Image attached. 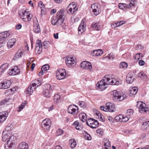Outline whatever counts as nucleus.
<instances>
[{
    "instance_id": "obj_63",
    "label": "nucleus",
    "mask_w": 149,
    "mask_h": 149,
    "mask_svg": "<svg viewBox=\"0 0 149 149\" xmlns=\"http://www.w3.org/2000/svg\"><path fill=\"white\" fill-rule=\"evenodd\" d=\"M85 102H79V105L81 107H83L84 106Z\"/></svg>"
},
{
    "instance_id": "obj_50",
    "label": "nucleus",
    "mask_w": 149,
    "mask_h": 149,
    "mask_svg": "<svg viewBox=\"0 0 149 149\" xmlns=\"http://www.w3.org/2000/svg\"><path fill=\"white\" fill-rule=\"evenodd\" d=\"M134 3V2H131L129 4H125V8L126 7L130 9L131 7L134 6V3Z\"/></svg>"
},
{
    "instance_id": "obj_44",
    "label": "nucleus",
    "mask_w": 149,
    "mask_h": 149,
    "mask_svg": "<svg viewBox=\"0 0 149 149\" xmlns=\"http://www.w3.org/2000/svg\"><path fill=\"white\" fill-rule=\"evenodd\" d=\"M49 68V65H45L41 68V70H42L45 73Z\"/></svg>"
},
{
    "instance_id": "obj_64",
    "label": "nucleus",
    "mask_w": 149,
    "mask_h": 149,
    "mask_svg": "<svg viewBox=\"0 0 149 149\" xmlns=\"http://www.w3.org/2000/svg\"><path fill=\"white\" fill-rule=\"evenodd\" d=\"M22 26V25L20 24H17L16 26V28L17 29H21Z\"/></svg>"
},
{
    "instance_id": "obj_37",
    "label": "nucleus",
    "mask_w": 149,
    "mask_h": 149,
    "mask_svg": "<svg viewBox=\"0 0 149 149\" xmlns=\"http://www.w3.org/2000/svg\"><path fill=\"white\" fill-rule=\"evenodd\" d=\"M8 65L9 64L8 63H5L2 65L0 67V68L5 72L6 70L8 68Z\"/></svg>"
},
{
    "instance_id": "obj_57",
    "label": "nucleus",
    "mask_w": 149,
    "mask_h": 149,
    "mask_svg": "<svg viewBox=\"0 0 149 149\" xmlns=\"http://www.w3.org/2000/svg\"><path fill=\"white\" fill-rule=\"evenodd\" d=\"M51 86L50 84H47L45 86V88L44 90H48L50 91L51 90Z\"/></svg>"
},
{
    "instance_id": "obj_26",
    "label": "nucleus",
    "mask_w": 149,
    "mask_h": 149,
    "mask_svg": "<svg viewBox=\"0 0 149 149\" xmlns=\"http://www.w3.org/2000/svg\"><path fill=\"white\" fill-rule=\"evenodd\" d=\"M104 148L102 149H111L110 142L108 139H106L104 144Z\"/></svg>"
},
{
    "instance_id": "obj_32",
    "label": "nucleus",
    "mask_w": 149,
    "mask_h": 149,
    "mask_svg": "<svg viewBox=\"0 0 149 149\" xmlns=\"http://www.w3.org/2000/svg\"><path fill=\"white\" fill-rule=\"evenodd\" d=\"M35 89V87H33L32 85H30L27 88V91L28 93L29 94H31Z\"/></svg>"
},
{
    "instance_id": "obj_21",
    "label": "nucleus",
    "mask_w": 149,
    "mask_h": 149,
    "mask_svg": "<svg viewBox=\"0 0 149 149\" xmlns=\"http://www.w3.org/2000/svg\"><path fill=\"white\" fill-rule=\"evenodd\" d=\"M0 34L2 35V36L0 37V39L1 40H3L4 39H6L10 35L8 31H6L1 33Z\"/></svg>"
},
{
    "instance_id": "obj_30",
    "label": "nucleus",
    "mask_w": 149,
    "mask_h": 149,
    "mask_svg": "<svg viewBox=\"0 0 149 149\" xmlns=\"http://www.w3.org/2000/svg\"><path fill=\"white\" fill-rule=\"evenodd\" d=\"M149 127V120L143 123L141 126V129L143 130L147 129Z\"/></svg>"
},
{
    "instance_id": "obj_22",
    "label": "nucleus",
    "mask_w": 149,
    "mask_h": 149,
    "mask_svg": "<svg viewBox=\"0 0 149 149\" xmlns=\"http://www.w3.org/2000/svg\"><path fill=\"white\" fill-rule=\"evenodd\" d=\"M134 79V77L132 74L128 73L126 77V81L128 84L132 83Z\"/></svg>"
},
{
    "instance_id": "obj_15",
    "label": "nucleus",
    "mask_w": 149,
    "mask_h": 149,
    "mask_svg": "<svg viewBox=\"0 0 149 149\" xmlns=\"http://www.w3.org/2000/svg\"><path fill=\"white\" fill-rule=\"evenodd\" d=\"M106 107L108 111L110 112H114L115 110V106L113 103L111 102H108L106 103Z\"/></svg>"
},
{
    "instance_id": "obj_60",
    "label": "nucleus",
    "mask_w": 149,
    "mask_h": 149,
    "mask_svg": "<svg viewBox=\"0 0 149 149\" xmlns=\"http://www.w3.org/2000/svg\"><path fill=\"white\" fill-rule=\"evenodd\" d=\"M7 144L9 147L12 148L13 147L14 145H15V143H14L13 142H10L9 144Z\"/></svg>"
},
{
    "instance_id": "obj_7",
    "label": "nucleus",
    "mask_w": 149,
    "mask_h": 149,
    "mask_svg": "<svg viewBox=\"0 0 149 149\" xmlns=\"http://www.w3.org/2000/svg\"><path fill=\"white\" fill-rule=\"evenodd\" d=\"M66 72L65 69H60L56 71V77L58 80L64 79L65 77Z\"/></svg>"
},
{
    "instance_id": "obj_42",
    "label": "nucleus",
    "mask_w": 149,
    "mask_h": 149,
    "mask_svg": "<svg viewBox=\"0 0 149 149\" xmlns=\"http://www.w3.org/2000/svg\"><path fill=\"white\" fill-rule=\"evenodd\" d=\"M133 113L134 111L133 110L131 109H129L127 111L126 115L130 117V116L133 114Z\"/></svg>"
},
{
    "instance_id": "obj_62",
    "label": "nucleus",
    "mask_w": 149,
    "mask_h": 149,
    "mask_svg": "<svg viewBox=\"0 0 149 149\" xmlns=\"http://www.w3.org/2000/svg\"><path fill=\"white\" fill-rule=\"evenodd\" d=\"M100 109L101 110L105 111H107V109L106 107H104L103 106H101L100 107Z\"/></svg>"
},
{
    "instance_id": "obj_34",
    "label": "nucleus",
    "mask_w": 149,
    "mask_h": 149,
    "mask_svg": "<svg viewBox=\"0 0 149 149\" xmlns=\"http://www.w3.org/2000/svg\"><path fill=\"white\" fill-rule=\"evenodd\" d=\"M43 93L45 97H49L51 96L50 91L48 90H44Z\"/></svg>"
},
{
    "instance_id": "obj_19",
    "label": "nucleus",
    "mask_w": 149,
    "mask_h": 149,
    "mask_svg": "<svg viewBox=\"0 0 149 149\" xmlns=\"http://www.w3.org/2000/svg\"><path fill=\"white\" fill-rule=\"evenodd\" d=\"M103 53V51L102 49L95 50L93 51L91 55L94 56H99L102 54Z\"/></svg>"
},
{
    "instance_id": "obj_6",
    "label": "nucleus",
    "mask_w": 149,
    "mask_h": 149,
    "mask_svg": "<svg viewBox=\"0 0 149 149\" xmlns=\"http://www.w3.org/2000/svg\"><path fill=\"white\" fill-rule=\"evenodd\" d=\"M51 125V121L49 118H46L41 123V126L43 130L45 131L49 130Z\"/></svg>"
},
{
    "instance_id": "obj_28",
    "label": "nucleus",
    "mask_w": 149,
    "mask_h": 149,
    "mask_svg": "<svg viewBox=\"0 0 149 149\" xmlns=\"http://www.w3.org/2000/svg\"><path fill=\"white\" fill-rule=\"evenodd\" d=\"M60 96L58 94L55 95L54 98V103L57 104L60 101Z\"/></svg>"
},
{
    "instance_id": "obj_9",
    "label": "nucleus",
    "mask_w": 149,
    "mask_h": 149,
    "mask_svg": "<svg viewBox=\"0 0 149 149\" xmlns=\"http://www.w3.org/2000/svg\"><path fill=\"white\" fill-rule=\"evenodd\" d=\"M100 8V5L96 3L93 4L91 5V8L94 15H97L100 13L101 11Z\"/></svg>"
},
{
    "instance_id": "obj_17",
    "label": "nucleus",
    "mask_w": 149,
    "mask_h": 149,
    "mask_svg": "<svg viewBox=\"0 0 149 149\" xmlns=\"http://www.w3.org/2000/svg\"><path fill=\"white\" fill-rule=\"evenodd\" d=\"M66 64L69 66H74L75 61L74 59L72 57H68L65 60Z\"/></svg>"
},
{
    "instance_id": "obj_10",
    "label": "nucleus",
    "mask_w": 149,
    "mask_h": 149,
    "mask_svg": "<svg viewBox=\"0 0 149 149\" xmlns=\"http://www.w3.org/2000/svg\"><path fill=\"white\" fill-rule=\"evenodd\" d=\"M20 72V70L17 66H14L11 70H9L8 74L10 75H15L18 74Z\"/></svg>"
},
{
    "instance_id": "obj_51",
    "label": "nucleus",
    "mask_w": 149,
    "mask_h": 149,
    "mask_svg": "<svg viewBox=\"0 0 149 149\" xmlns=\"http://www.w3.org/2000/svg\"><path fill=\"white\" fill-rule=\"evenodd\" d=\"M96 114L98 116V118H100V119L102 120V122L105 121V119L103 118V116L100 113H96Z\"/></svg>"
},
{
    "instance_id": "obj_54",
    "label": "nucleus",
    "mask_w": 149,
    "mask_h": 149,
    "mask_svg": "<svg viewBox=\"0 0 149 149\" xmlns=\"http://www.w3.org/2000/svg\"><path fill=\"white\" fill-rule=\"evenodd\" d=\"M14 136H10L8 140L7 141V143L9 144L10 142H13V140L14 139Z\"/></svg>"
},
{
    "instance_id": "obj_46",
    "label": "nucleus",
    "mask_w": 149,
    "mask_h": 149,
    "mask_svg": "<svg viewBox=\"0 0 149 149\" xmlns=\"http://www.w3.org/2000/svg\"><path fill=\"white\" fill-rule=\"evenodd\" d=\"M49 42L48 41H45L43 44V46L44 48L47 49L49 47Z\"/></svg>"
},
{
    "instance_id": "obj_4",
    "label": "nucleus",
    "mask_w": 149,
    "mask_h": 149,
    "mask_svg": "<svg viewBox=\"0 0 149 149\" xmlns=\"http://www.w3.org/2000/svg\"><path fill=\"white\" fill-rule=\"evenodd\" d=\"M146 104L145 103L141 101L137 102L136 107L139 109L141 113H149V107H146Z\"/></svg>"
},
{
    "instance_id": "obj_24",
    "label": "nucleus",
    "mask_w": 149,
    "mask_h": 149,
    "mask_svg": "<svg viewBox=\"0 0 149 149\" xmlns=\"http://www.w3.org/2000/svg\"><path fill=\"white\" fill-rule=\"evenodd\" d=\"M16 42L15 39L12 38L10 39L7 43V47L8 48L12 47Z\"/></svg>"
},
{
    "instance_id": "obj_43",
    "label": "nucleus",
    "mask_w": 149,
    "mask_h": 149,
    "mask_svg": "<svg viewBox=\"0 0 149 149\" xmlns=\"http://www.w3.org/2000/svg\"><path fill=\"white\" fill-rule=\"evenodd\" d=\"M127 66V64L125 62H122L119 65V67L121 68H126Z\"/></svg>"
},
{
    "instance_id": "obj_35",
    "label": "nucleus",
    "mask_w": 149,
    "mask_h": 149,
    "mask_svg": "<svg viewBox=\"0 0 149 149\" xmlns=\"http://www.w3.org/2000/svg\"><path fill=\"white\" fill-rule=\"evenodd\" d=\"M143 57V55L140 53H138L134 56V58L136 61H139L140 59H141Z\"/></svg>"
},
{
    "instance_id": "obj_55",
    "label": "nucleus",
    "mask_w": 149,
    "mask_h": 149,
    "mask_svg": "<svg viewBox=\"0 0 149 149\" xmlns=\"http://www.w3.org/2000/svg\"><path fill=\"white\" fill-rule=\"evenodd\" d=\"M73 2L72 4V8L73 12L74 13L75 11L77 10L78 8H77L76 6L74 4H73Z\"/></svg>"
},
{
    "instance_id": "obj_2",
    "label": "nucleus",
    "mask_w": 149,
    "mask_h": 149,
    "mask_svg": "<svg viewBox=\"0 0 149 149\" xmlns=\"http://www.w3.org/2000/svg\"><path fill=\"white\" fill-rule=\"evenodd\" d=\"M111 94L113 96V100L116 102L122 101L126 98V95L117 90H114L111 91Z\"/></svg>"
},
{
    "instance_id": "obj_56",
    "label": "nucleus",
    "mask_w": 149,
    "mask_h": 149,
    "mask_svg": "<svg viewBox=\"0 0 149 149\" xmlns=\"http://www.w3.org/2000/svg\"><path fill=\"white\" fill-rule=\"evenodd\" d=\"M63 133V130L60 129H58L57 131V135L60 136Z\"/></svg>"
},
{
    "instance_id": "obj_36",
    "label": "nucleus",
    "mask_w": 149,
    "mask_h": 149,
    "mask_svg": "<svg viewBox=\"0 0 149 149\" xmlns=\"http://www.w3.org/2000/svg\"><path fill=\"white\" fill-rule=\"evenodd\" d=\"M72 8L71 4H70L67 8V13L69 14H73L74 12Z\"/></svg>"
},
{
    "instance_id": "obj_41",
    "label": "nucleus",
    "mask_w": 149,
    "mask_h": 149,
    "mask_svg": "<svg viewBox=\"0 0 149 149\" xmlns=\"http://www.w3.org/2000/svg\"><path fill=\"white\" fill-rule=\"evenodd\" d=\"M10 136H8V134H6L4 133L2 134V140L4 142H5L6 141L8 140Z\"/></svg>"
},
{
    "instance_id": "obj_5",
    "label": "nucleus",
    "mask_w": 149,
    "mask_h": 149,
    "mask_svg": "<svg viewBox=\"0 0 149 149\" xmlns=\"http://www.w3.org/2000/svg\"><path fill=\"white\" fill-rule=\"evenodd\" d=\"M63 10L61 9L57 13V20L56 25L59 26L63 23L65 18V15L63 12Z\"/></svg>"
},
{
    "instance_id": "obj_20",
    "label": "nucleus",
    "mask_w": 149,
    "mask_h": 149,
    "mask_svg": "<svg viewBox=\"0 0 149 149\" xmlns=\"http://www.w3.org/2000/svg\"><path fill=\"white\" fill-rule=\"evenodd\" d=\"M28 144L25 142H22L18 146L17 149H28Z\"/></svg>"
},
{
    "instance_id": "obj_48",
    "label": "nucleus",
    "mask_w": 149,
    "mask_h": 149,
    "mask_svg": "<svg viewBox=\"0 0 149 149\" xmlns=\"http://www.w3.org/2000/svg\"><path fill=\"white\" fill-rule=\"evenodd\" d=\"M125 4L120 3L119 4L118 7L120 9H123L124 10H125L126 9V8H125Z\"/></svg>"
},
{
    "instance_id": "obj_14",
    "label": "nucleus",
    "mask_w": 149,
    "mask_h": 149,
    "mask_svg": "<svg viewBox=\"0 0 149 149\" xmlns=\"http://www.w3.org/2000/svg\"><path fill=\"white\" fill-rule=\"evenodd\" d=\"M81 22L78 29L79 34H81L84 32L86 30V25L83 21Z\"/></svg>"
},
{
    "instance_id": "obj_29",
    "label": "nucleus",
    "mask_w": 149,
    "mask_h": 149,
    "mask_svg": "<svg viewBox=\"0 0 149 149\" xmlns=\"http://www.w3.org/2000/svg\"><path fill=\"white\" fill-rule=\"evenodd\" d=\"M32 85L33 87H35L36 88L37 87H38L40 85V82L39 80L35 79L32 81Z\"/></svg>"
},
{
    "instance_id": "obj_18",
    "label": "nucleus",
    "mask_w": 149,
    "mask_h": 149,
    "mask_svg": "<svg viewBox=\"0 0 149 149\" xmlns=\"http://www.w3.org/2000/svg\"><path fill=\"white\" fill-rule=\"evenodd\" d=\"M13 101V100L11 98L9 97L6 98L5 100H3L0 103V109L1 108V106L2 104H9L12 103Z\"/></svg>"
},
{
    "instance_id": "obj_25",
    "label": "nucleus",
    "mask_w": 149,
    "mask_h": 149,
    "mask_svg": "<svg viewBox=\"0 0 149 149\" xmlns=\"http://www.w3.org/2000/svg\"><path fill=\"white\" fill-rule=\"evenodd\" d=\"M92 26L97 30H100L101 28V23L100 22H94L92 24Z\"/></svg>"
},
{
    "instance_id": "obj_11",
    "label": "nucleus",
    "mask_w": 149,
    "mask_h": 149,
    "mask_svg": "<svg viewBox=\"0 0 149 149\" xmlns=\"http://www.w3.org/2000/svg\"><path fill=\"white\" fill-rule=\"evenodd\" d=\"M42 45L41 40H37L36 45V52L37 54L41 53L42 50Z\"/></svg>"
},
{
    "instance_id": "obj_49",
    "label": "nucleus",
    "mask_w": 149,
    "mask_h": 149,
    "mask_svg": "<svg viewBox=\"0 0 149 149\" xmlns=\"http://www.w3.org/2000/svg\"><path fill=\"white\" fill-rule=\"evenodd\" d=\"M107 57L110 60H113L115 58V56L113 53H110L108 54Z\"/></svg>"
},
{
    "instance_id": "obj_13",
    "label": "nucleus",
    "mask_w": 149,
    "mask_h": 149,
    "mask_svg": "<svg viewBox=\"0 0 149 149\" xmlns=\"http://www.w3.org/2000/svg\"><path fill=\"white\" fill-rule=\"evenodd\" d=\"M11 82L10 81L5 80L0 84V89H6L10 86Z\"/></svg>"
},
{
    "instance_id": "obj_39",
    "label": "nucleus",
    "mask_w": 149,
    "mask_h": 149,
    "mask_svg": "<svg viewBox=\"0 0 149 149\" xmlns=\"http://www.w3.org/2000/svg\"><path fill=\"white\" fill-rule=\"evenodd\" d=\"M94 119L93 118H90L88 120V121L86 122V124L88 126L93 124L94 125Z\"/></svg>"
},
{
    "instance_id": "obj_45",
    "label": "nucleus",
    "mask_w": 149,
    "mask_h": 149,
    "mask_svg": "<svg viewBox=\"0 0 149 149\" xmlns=\"http://www.w3.org/2000/svg\"><path fill=\"white\" fill-rule=\"evenodd\" d=\"M57 14L55 17H54L51 21V22L52 24L53 25H56L57 22L56 21L57 20Z\"/></svg>"
},
{
    "instance_id": "obj_12",
    "label": "nucleus",
    "mask_w": 149,
    "mask_h": 149,
    "mask_svg": "<svg viewBox=\"0 0 149 149\" xmlns=\"http://www.w3.org/2000/svg\"><path fill=\"white\" fill-rule=\"evenodd\" d=\"M80 67L86 70H91L92 69V65L91 63L89 62L86 61H84L81 63Z\"/></svg>"
},
{
    "instance_id": "obj_59",
    "label": "nucleus",
    "mask_w": 149,
    "mask_h": 149,
    "mask_svg": "<svg viewBox=\"0 0 149 149\" xmlns=\"http://www.w3.org/2000/svg\"><path fill=\"white\" fill-rule=\"evenodd\" d=\"M139 64L141 66L145 64V62L144 61L141 59L139 62Z\"/></svg>"
},
{
    "instance_id": "obj_23",
    "label": "nucleus",
    "mask_w": 149,
    "mask_h": 149,
    "mask_svg": "<svg viewBox=\"0 0 149 149\" xmlns=\"http://www.w3.org/2000/svg\"><path fill=\"white\" fill-rule=\"evenodd\" d=\"M129 90L130 96H132L136 94L138 91V89L137 87H130Z\"/></svg>"
},
{
    "instance_id": "obj_33",
    "label": "nucleus",
    "mask_w": 149,
    "mask_h": 149,
    "mask_svg": "<svg viewBox=\"0 0 149 149\" xmlns=\"http://www.w3.org/2000/svg\"><path fill=\"white\" fill-rule=\"evenodd\" d=\"M79 117L80 119L83 122H85L86 120V114L84 113H82L79 114Z\"/></svg>"
},
{
    "instance_id": "obj_1",
    "label": "nucleus",
    "mask_w": 149,
    "mask_h": 149,
    "mask_svg": "<svg viewBox=\"0 0 149 149\" xmlns=\"http://www.w3.org/2000/svg\"><path fill=\"white\" fill-rule=\"evenodd\" d=\"M115 81V79H113L110 75H107L105 76L102 80L97 84L96 85L102 91L107 87L108 85H116L117 84L114 82Z\"/></svg>"
},
{
    "instance_id": "obj_53",
    "label": "nucleus",
    "mask_w": 149,
    "mask_h": 149,
    "mask_svg": "<svg viewBox=\"0 0 149 149\" xmlns=\"http://www.w3.org/2000/svg\"><path fill=\"white\" fill-rule=\"evenodd\" d=\"M130 118V117L127 116V115H126L125 116H123V117H122V121L125 122H127V121Z\"/></svg>"
},
{
    "instance_id": "obj_47",
    "label": "nucleus",
    "mask_w": 149,
    "mask_h": 149,
    "mask_svg": "<svg viewBox=\"0 0 149 149\" xmlns=\"http://www.w3.org/2000/svg\"><path fill=\"white\" fill-rule=\"evenodd\" d=\"M122 117H123V116L119 115L115 117V119L117 121L121 122L122 121Z\"/></svg>"
},
{
    "instance_id": "obj_8",
    "label": "nucleus",
    "mask_w": 149,
    "mask_h": 149,
    "mask_svg": "<svg viewBox=\"0 0 149 149\" xmlns=\"http://www.w3.org/2000/svg\"><path fill=\"white\" fill-rule=\"evenodd\" d=\"M78 107L75 105H70L68 108V111L74 115L77 114L79 112Z\"/></svg>"
},
{
    "instance_id": "obj_40",
    "label": "nucleus",
    "mask_w": 149,
    "mask_h": 149,
    "mask_svg": "<svg viewBox=\"0 0 149 149\" xmlns=\"http://www.w3.org/2000/svg\"><path fill=\"white\" fill-rule=\"evenodd\" d=\"M26 104V101H24L20 105L18 108V110H17L18 111L20 112L22 110L25 106Z\"/></svg>"
},
{
    "instance_id": "obj_61",
    "label": "nucleus",
    "mask_w": 149,
    "mask_h": 149,
    "mask_svg": "<svg viewBox=\"0 0 149 149\" xmlns=\"http://www.w3.org/2000/svg\"><path fill=\"white\" fill-rule=\"evenodd\" d=\"M38 6L41 8H42L43 7V6H44V5L42 1H40L39 2Z\"/></svg>"
},
{
    "instance_id": "obj_58",
    "label": "nucleus",
    "mask_w": 149,
    "mask_h": 149,
    "mask_svg": "<svg viewBox=\"0 0 149 149\" xmlns=\"http://www.w3.org/2000/svg\"><path fill=\"white\" fill-rule=\"evenodd\" d=\"M16 53L17 54H18V56L19 57H22L24 54L23 53L20 51H18Z\"/></svg>"
},
{
    "instance_id": "obj_38",
    "label": "nucleus",
    "mask_w": 149,
    "mask_h": 149,
    "mask_svg": "<svg viewBox=\"0 0 149 149\" xmlns=\"http://www.w3.org/2000/svg\"><path fill=\"white\" fill-rule=\"evenodd\" d=\"M70 147L72 148H74L76 146V142L74 139H72L70 141Z\"/></svg>"
},
{
    "instance_id": "obj_16",
    "label": "nucleus",
    "mask_w": 149,
    "mask_h": 149,
    "mask_svg": "<svg viewBox=\"0 0 149 149\" xmlns=\"http://www.w3.org/2000/svg\"><path fill=\"white\" fill-rule=\"evenodd\" d=\"M8 116V112L7 111L0 112V123L5 121Z\"/></svg>"
},
{
    "instance_id": "obj_3",
    "label": "nucleus",
    "mask_w": 149,
    "mask_h": 149,
    "mask_svg": "<svg viewBox=\"0 0 149 149\" xmlns=\"http://www.w3.org/2000/svg\"><path fill=\"white\" fill-rule=\"evenodd\" d=\"M19 15L20 16L21 18L24 21L26 22H28L30 20L32 17V15L30 14V13L29 12L24 9L22 10L19 12Z\"/></svg>"
},
{
    "instance_id": "obj_52",
    "label": "nucleus",
    "mask_w": 149,
    "mask_h": 149,
    "mask_svg": "<svg viewBox=\"0 0 149 149\" xmlns=\"http://www.w3.org/2000/svg\"><path fill=\"white\" fill-rule=\"evenodd\" d=\"M125 22L124 21H121L117 22L116 23V25L117 26V27L120 26L122 24H125Z\"/></svg>"
},
{
    "instance_id": "obj_31",
    "label": "nucleus",
    "mask_w": 149,
    "mask_h": 149,
    "mask_svg": "<svg viewBox=\"0 0 149 149\" xmlns=\"http://www.w3.org/2000/svg\"><path fill=\"white\" fill-rule=\"evenodd\" d=\"M138 76L139 77H140L141 79L144 80H146L147 79V75L143 72H141L139 73Z\"/></svg>"
},
{
    "instance_id": "obj_27",
    "label": "nucleus",
    "mask_w": 149,
    "mask_h": 149,
    "mask_svg": "<svg viewBox=\"0 0 149 149\" xmlns=\"http://www.w3.org/2000/svg\"><path fill=\"white\" fill-rule=\"evenodd\" d=\"M34 32L38 33L40 31V29L38 24H37L36 22H34Z\"/></svg>"
}]
</instances>
